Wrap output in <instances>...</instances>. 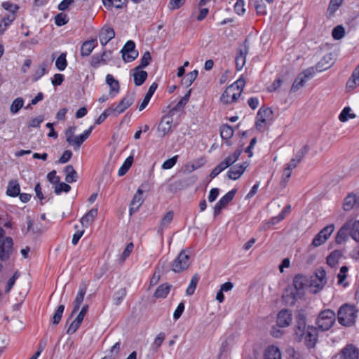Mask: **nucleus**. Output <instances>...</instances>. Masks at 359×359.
<instances>
[{"label": "nucleus", "instance_id": "1", "mask_svg": "<svg viewBox=\"0 0 359 359\" xmlns=\"http://www.w3.org/2000/svg\"><path fill=\"white\" fill-rule=\"evenodd\" d=\"M294 337L297 341H304L307 348L315 347L318 337V328L313 326H306V318L304 314L299 313L295 318L294 327Z\"/></svg>", "mask_w": 359, "mask_h": 359}, {"label": "nucleus", "instance_id": "2", "mask_svg": "<svg viewBox=\"0 0 359 359\" xmlns=\"http://www.w3.org/2000/svg\"><path fill=\"white\" fill-rule=\"evenodd\" d=\"M358 310L355 306L345 304L341 306L337 312V320L340 325L351 327L354 325Z\"/></svg>", "mask_w": 359, "mask_h": 359}, {"label": "nucleus", "instance_id": "3", "mask_svg": "<svg viewBox=\"0 0 359 359\" xmlns=\"http://www.w3.org/2000/svg\"><path fill=\"white\" fill-rule=\"evenodd\" d=\"M76 127L69 126L65 130L66 141L74 147V150H79L81 144L88 138L93 130V126L85 130L82 134L74 136Z\"/></svg>", "mask_w": 359, "mask_h": 359}, {"label": "nucleus", "instance_id": "4", "mask_svg": "<svg viewBox=\"0 0 359 359\" xmlns=\"http://www.w3.org/2000/svg\"><path fill=\"white\" fill-rule=\"evenodd\" d=\"M335 320L336 314L334 311L327 309L319 313L316 320V324L318 329L321 331H327L334 325Z\"/></svg>", "mask_w": 359, "mask_h": 359}, {"label": "nucleus", "instance_id": "5", "mask_svg": "<svg viewBox=\"0 0 359 359\" xmlns=\"http://www.w3.org/2000/svg\"><path fill=\"white\" fill-rule=\"evenodd\" d=\"M191 264L190 257L187 250L180 252L171 263V270L175 273H181L189 269Z\"/></svg>", "mask_w": 359, "mask_h": 359}, {"label": "nucleus", "instance_id": "6", "mask_svg": "<svg viewBox=\"0 0 359 359\" xmlns=\"http://www.w3.org/2000/svg\"><path fill=\"white\" fill-rule=\"evenodd\" d=\"M4 236L5 231L0 227V260L1 261H6L9 258L13 245L12 238L6 237L4 238Z\"/></svg>", "mask_w": 359, "mask_h": 359}, {"label": "nucleus", "instance_id": "7", "mask_svg": "<svg viewBox=\"0 0 359 359\" xmlns=\"http://www.w3.org/2000/svg\"><path fill=\"white\" fill-rule=\"evenodd\" d=\"M273 119V111L269 107H262L258 110L256 116L255 128L259 131H263L264 125L268 121Z\"/></svg>", "mask_w": 359, "mask_h": 359}, {"label": "nucleus", "instance_id": "8", "mask_svg": "<svg viewBox=\"0 0 359 359\" xmlns=\"http://www.w3.org/2000/svg\"><path fill=\"white\" fill-rule=\"evenodd\" d=\"M250 48V42L248 39H245L243 44H241L237 50V54L235 58L236 68L240 71L244 67L246 62V55L248 53Z\"/></svg>", "mask_w": 359, "mask_h": 359}, {"label": "nucleus", "instance_id": "9", "mask_svg": "<svg viewBox=\"0 0 359 359\" xmlns=\"http://www.w3.org/2000/svg\"><path fill=\"white\" fill-rule=\"evenodd\" d=\"M334 358L335 359H359V348L353 344H346Z\"/></svg>", "mask_w": 359, "mask_h": 359}, {"label": "nucleus", "instance_id": "10", "mask_svg": "<svg viewBox=\"0 0 359 359\" xmlns=\"http://www.w3.org/2000/svg\"><path fill=\"white\" fill-rule=\"evenodd\" d=\"M122 58L125 62H130L138 57V51L135 50V43L133 41H128L121 50Z\"/></svg>", "mask_w": 359, "mask_h": 359}, {"label": "nucleus", "instance_id": "11", "mask_svg": "<svg viewBox=\"0 0 359 359\" xmlns=\"http://www.w3.org/2000/svg\"><path fill=\"white\" fill-rule=\"evenodd\" d=\"M134 101L135 94L133 93H128L115 107L111 106L114 115L117 116L123 113L133 104Z\"/></svg>", "mask_w": 359, "mask_h": 359}, {"label": "nucleus", "instance_id": "12", "mask_svg": "<svg viewBox=\"0 0 359 359\" xmlns=\"http://www.w3.org/2000/svg\"><path fill=\"white\" fill-rule=\"evenodd\" d=\"M241 96V92H236L233 86H229L223 92L221 96V102L224 104H231L236 102Z\"/></svg>", "mask_w": 359, "mask_h": 359}, {"label": "nucleus", "instance_id": "13", "mask_svg": "<svg viewBox=\"0 0 359 359\" xmlns=\"http://www.w3.org/2000/svg\"><path fill=\"white\" fill-rule=\"evenodd\" d=\"M172 116L173 114L169 113L162 117L158 126V131L161 133V137H164L170 133L173 121Z\"/></svg>", "mask_w": 359, "mask_h": 359}, {"label": "nucleus", "instance_id": "14", "mask_svg": "<svg viewBox=\"0 0 359 359\" xmlns=\"http://www.w3.org/2000/svg\"><path fill=\"white\" fill-rule=\"evenodd\" d=\"M292 312L289 309H282L277 316L276 325L278 327H288L292 322Z\"/></svg>", "mask_w": 359, "mask_h": 359}, {"label": "nucleus", "instance_id": "15", "mask_svg": "<svg viewBox=\"0 0 359 359\" xmlns=\"http://www.w3.org/2000/svg\"><path fill=\"white\" fill-rule=\"evenodd\" d=\"M326 283L325 270L322 267L317 269L315 272V277L311 280V285L320 290L323 287Z\"/></svg>", "mask_w": 359, "mask_h": 359}, {"label": "nucleus", "instance_id": "16", "mask_svg": "<svg viewBox=\"0 0 359 359\" xmlns=\"http://www.w3.org/2000/svg\"><path fill=\"white\" fill-rule=\"evenodd\" d=\"M248 166V163L244 162L242 164L236 165L231 168L226 174L228 178L233 180H238L243 174Z\"/></svg>", "mask_w": 359, "mask_h": 359}, {"label": "nucleus", "instance_id": "17", "mask_svg": "<svg viewBox=\"0 0 359 359\" xmlns=\"http://www.w3.org/2000/svg\"><path fill=\"white\" fill-rule=\"evenodd\" d=\"M307 285L306 278L302 275H297L293 280V287L292 290L298 292L297 295L304 294V289Z\"/></svg>", "mask_w": 359, "mask_h": 359}, {"label": "nucleus", "instance_id": "18", "mask_svg": "<svg viewBox=\"0 0 359 359\" xmlns=\"http://www.w3.org/2000/svg\"><path fill=\"white\" fill-rule=\"evenodd\" d=\"M351 227V222H346L338 231L335 237V242L337 244H341L346 241L348 238V235L350 234Z\"/></svg>", "mask_w": 359, "mask_h": 359}, {"label": "nucleus", "instance_id": "19", "mask_svg": "<svg viewBox=\"0 0 359 359\" xmlns=\"http://www.w3.org/2000/svg\"><path fill=\"white\" fill-rule=\"evenodd\" d=\"M299 293L293 290L287 289L283 294L284 302L289 306H293L296 302L303 297L302 295H297Z\"/></svg>", "mask_w": 359, "mask_h": 359}, {"label": "nucleus", "instance_id": "20", "mask_svg": "<svg viewBox=\"0 0 359 359\" xmlns=\"http://www.w3.org/2000/svg\"><path fill=\"white\" fill-rule=\"evenodd\" d=\"M114 36L115 32L111 27H103L99 34L100 41L103 46H106Z\"/></svg>", "mask_w": 359, "mask_h": 359}, {"label": "nucleus", "instance_id": "21", "mask_svg": "<svg viewBox=\"0 0 359 359\" xmlns=\"http://www.w3.org/2000/svg\"><path fill=\"white\" fill-rule=\"evenodd\" d=\"M143 191L141 189H138L136 194L133 196L131 202L130 206L129 209L130 215H132L134 212H135L141 206L143 199L142 198V195Z\"/></svg>", "mask_w": 359, "mask_h": 359}, {"label": "nucleus", "instance_id": "22", "mask_svg": "<svg viewBox=\"0 0 359 359\" xmlns=\"http://www.w3.org/2000/svg\"><path fill=\"white\" fill-rule=\"evenodd\" d=\"M242 153L241 149H237L233 153L229 155L224 161L220 162L221 165L226 169L238 161Z\"/></svg>", "mask_w": 359, "mask_h": 359}, {"label": "nucleus", "instance_id": "23", "mask_svg": "<svg viewBox=\"0 0 359 359\" xmlns=\"http://www.w3.org/2000/svg\"><path fill=\"white\" fill-rule=\"evenodd\" d=\"M172 285L168 283L160 285L156 290L154 297L156 299H165L168 295Z\"/></svg>", "mask_w": 359, "mask_h": 359}, {"label": "nucleus", "instance_id": "24", "mask_svg": "<svg viewBox=\"0 0 359 359\" xmlns=\"http://www.w3.org/2000/svg\"><path fill=\"white\" fill-rule=\"evenodd\" d=\"M97 44V42L96 39L83 42L81 48V56L86 57L90 55V54L92 53L93 50L95 48Z\"/></svg>", "mask_w": 359, "mask_h": 359}, {"label": "nucleus", "instance_id": "25", "mask_svg": "<svg viewBox=\"0 0 359 359\" xmlns=\"http://www.w3.org/2000/svg\"><path fill=\"white\" fill-rule=\"evenodd\" d=\"M158 88V84L156 83H153L149 88L147 93H146L142 103L139 106V110L142 111L148 105L151 97L153 96L154 92Z\"/></svg>", "mask_w": 359, "mask_h": 359}, {"label": "nucleus", "instance_id": "26", "mask_svg": "<svg viewBox=\"0 0 359 359\" xmlns=\"http://www.w3.org/2000/svg\"><path fill=\"white\" fill-rule=\"evenodd\" d=\"M20 187L17 180H11L8 182L6 194L11 197H16L20 194Z\"/></svg>", "mask_w": 359, "mask_h": 359}, {"label": "nucleus", "instance_id": "27", "mask_svg": "<svg viewBox=\"0 0 359 359\" xmlns=\"http://www.w3.org/2000/svg\"><path fill=\"white\" fill-rule=\"evenodd\" d=\"M133 71L134 72L133 76L135 86H142L148 77L147 72L144 70H142V69L140 70H134L133 69Z\"/></svg>", "mask_w": 359, "mask_h": 359}, {"label": "nucleus", "instance_id": "28", "mask_svg": "<svg viewBox=\"0 0 359 359\" xmlns=\"http://www.w3.org/2000/svg\"><path fill=\"white\" fill-rule=\"evenodd\" d=\"M343 252L340 250L332 251L327 257V264L330 267H334L339 263V259L342 257Z\"/></svg>", "mask_w": 359, "mask_h": 359}, {"label": "nucleus", "instance_id": "29", "mask_svg": "<svg viewBox=\"0 0 359 359\" xmlns=\"http://www.w3.org/2000/svg\"><path fill=\"white\" fill-rule=\"evenodd\" d=\"M332 60V54H327L324 56L323 58L317 63L316 66V70L318 72H322L329 69L333 64Z\"/></svg>", "mask_w": 359, "mask_h": 359}, {"label": "nucleus", "instance_id": "30", "mask_svg": "<svg viewBox=\"0 0 359 359\" xmlns=\"http://www.w3.org/2000/svg\"><path fill=\"white\" fill-rule=\"evenodd\" d=\"M97 215V209L93 208L90 210L81 219V223L83 226L88 227L95 219Z\"/></svg>", "mask_w": 359, "mask_h": 359}, {"label": "nucleus", "instance_id": "31", "mask_svg": "<svg viewBox=\"0 0 359 359\" xmlns=\"http://www.w3.org/2000/svg\"><path fill=\"white\" fill-rule=\"evenodd\" d=\"M107 54L108 53H107V51H103L102 53L100 55H99V54L93 55L91 57L90 65L94 68H97L100 65H106L107 59L104 58V56H107Z\"/></svg>", "mask_w": 359, "mask_h": 359}, {"label": "nucleus", "instance_id": "32", "mask_svg": "<svg viewBox=\"0 0 359 359\" xmlns=\"http://www.w3.org/2000/svg\"><path fill=\"white\" fill-rule=\"evenodd\" d=\"M106 83L110 87L109 94L114 96V93L115 94L118 93L119 91V83L117 80H116L111 74H107L106 76Z\"/></svg>", "mask_w": 359, "mask_h": 359}, {"label": "nucleus", "instance_id": "33", "mask_svg": "<svg viewBox=\"0 0 359 359\" xmlns=\"http://www.w3.org/2000/svg\"><path fill=\"white\" fill-rule=\"evenodd\" d=\"M359 85V65L353 70L351 77L348 79L346 83L347 88H355Z\"/></svg>", "mask_w": 359, "mask_h": 359}, {"label": "nucleus", "instance_id": "34", "mask_svg": "<svg viewBox=\"0 0 359 359\" xmlns=\"http://www.w3.org/2000/svg\"><path fill=\"white\" fill-rule=\"evenodd\" d=\"M66 173L65 181L67 183H72L77 180L78 174L72 165H68L65 168Z\"/></svg>", "mask_w": 359, "mask_h": 359}, {"label": "nucleus", "instance_id": "35", "mask_svg": "<svg viewBox=\"0 0 359 359\" xmlns=\"http://www.w3.org/2000/svg\"><path fill=\"white\" fill-rule=\"evenodd\" d=\"M264 359H281L279 349L275 346H269L265 351Z\"/></svg>", "mask_w": 359, "mask_h": 359}, {"label": "nucleus", "instance_id": "36", "mask_svg": "<svg viewBox=\"0 0 359 359\" xmlns=\"http://www.w3.org/2000/svg\"><path fill=\"white\" fill-rule=\"evenodd\" d=\"M233 133L234 132L233 128L227 124L223 125L220 128L221 137L226 141H229V140L233 137ZM226 144L230 145L229 142H226Z\"/></svg>", "mask_w": 359, "mask_h": 359}, {"label": "nucleus", "instance_id": "37", "mask_svg": "<svg viewBox=\"0 0 359 359\" xmlns=\"http://www.w3.org/2000/svg\"><path fill=\"white\" fill-rule=\"evenodd\" d=\"M152 58L149 51H145L140 59V62L138 66L134 68V70H140L147 67L151 62Z\"/></svg>", "mask_w": 359, "mask_h": 359}, {"label": "nucleus", "instance_id": "38", "mask_svg": "<svg viewBox=\"0 0 359 359\" xmlns=\"http://www.w3.org/2000/svg\"><path fill=\"white\" fill-rule=\"evenodd\" d=\"M198 74V70H194L192 72H189L182 79V84L185 86L186 87L190 86L193 82L196 80Z\"/></svg>", "mask_w": 359, "mask_h": 359}, {"label": "nucleus", "instance_id": "39", "mask_svg": "<svg viewBox=\"0 0 359 359\" xmlns=\"http://www.w3.org/2000/svg\"><path fill=\"white\" fill-rule=\"evenodd\" d=\"M199 280H200V277H199L198 274L196 273L192 276L190 283L186 290L187 295L191 296V295L194 294V293L196 290V288L197 287V285L199 282Z\"/></svg>", "mask_w": 359, "mask_h": 359}, {"label": "nucleus", "instance_id": "40", "mask_svg": "<svg viewBox=\"0 0 359 359\" xmlns=\"http://www.w3.org/2000/svg\"><path fill=\"white\" fill-rule=\"evenodd\" d=\"M356 203V196L354 194H349L345 198L343 204V208L345 211L351 210Z\"/></svg>", "mask_w": 359, "mask_h": 359}, {"label": "nucleus", "instance_id": "41", "mask_svg": "<svg viewBox=\"0 0 359 359\" xmlns=\"http://www.w3.org/2000/svg\"><path fill=\"white\" fill-rule=\"evenodd\" d=\"M127 294V291L126 288H121L117 290L113 297V302L116 306H118L121 304L124 298Z\"/></svg>", "mask_w": 359, "mask_h": 359}, {"label": "nucleus", "instance_id": "42", "mask_svg": "<svg viewBox=\"0 0 359 359\" xmlns=\"http://www.w3.org/2000/svg\"><path fill=\"white\" fill-rule=\"evenodd\" d=\"M128 0H102V3L106 7H111L114 6L116 8H122L126 6Z\"/></svg>", "mask_w": 359, "mask_h": 359}, {"label": "nucleus", "instance_id": "43", "mask_svg": "<svg viewBox=\"0 0 359 359\" xmlns=\"http://www.w3.org/2000/svg\"><path fill=\"white\" fill-rule=\"evenodd\" d=\"M86 290H87V284L86 283V282L82 281L79 285V289L77 295L76 297V299L74 300L75 303H78L80 304H82L84 297H85V294H86Z\"/></svg>", "mask_w": 359, "mask_h": 359}, {"label": "nucleus", "instance_id": "44", "mask_svg": "<svg viewBox=\"0 0 359 359\" xmlns=\"http://www.w3.org/2000/svg\"><path fill=\"white\" fill-rule=\"evenodd\" d=\"M65 311V305L61 304L59 305L57 309L55 310V313H53V316L51 318V323L53 325H58L59 323L61 320V318L62 317V314Z\"/></svg>", "mask_w": 359, "mask_h": 359}, {"label": "nucleus", "instance_id": "45", "mask_svg": "<svg viewBox=\"0 0 359 359\" xmlns=\"http://www.w3.org/2000/svg\"><path fill=\"white\" fill-rule=\"evenodd\" d=\"M306 82V80L305 79H303L302 74H299L292 85L290 92H297L299 89H300L305 85Z\"/></svg>", "mask_w": 359, "mask_h": 359}, {"label": "nucleus", "instance_id": "46", "mask_svg": "<svg viewBox=\"0 0 359 359\" xmlns=\"http://www.w3.org/2000/svg\"><path fill=\"white\" fill-rule=\"evenodd\" d=\"M46 63L43 62L35 70L32 79V80L34 82L37 81L39 79H41L43 75L46 74Z\"/></svg>", "mask_w": 359, "mask_h": 359}, {"label": "nucleus", "instance_id": "47", "mask_svg": "<svg viewBox=\"0 0 359 359\" xmlns=\"http://www.w3.org/2000/svg\"><path fill=\"white\" fill-rule=\"evenodd\" d=\"M15 15H7L3 18L0 23V35H2L7 29L8 27L15 20Z\"/></svg>", "mask_w": 359, "mask_h": 359}, {"label": "nucleus", "instance_id": "48", "mask_svg": "<svg viewBox=\"0 0 359 359\" xmlns=\"http://www.w3.org/2000/svg\"><path fill=\"white\" fill-rule=\"evenodd\" d=\"M24 100L22 97H19L15 98L10 107L11 112L12 114H17L23 107Z\"/></svg>", "mask_w": 359, "mask_h": 359}, {"label": "nucleus", "instance_id": "49", "mask_svg": "<svg viewBox=\"0 0 359 359\" xmlns=\"http://www.w3.org/2000/svg\"><path fill=\"white\" fill-rule=\"evenodd\" d=\"M133 162V157L128 156L118 171V176H123L130 169Z\"/></svg>", "mask_w": 359, "mask_h": 359}, {"label": "nucleus", "instance_id": "50", "mask_svg": "<svg viewBox=\"0 0 359 359\" xmlns=\"http://www.w3.org/2000/svg\"><path fill=\"white\" fill-rule=\"evenodd\" d=\"M173 217H174V212L172 210L168 211L164 215V217L162 218V219L161 221V224H160V229L161 231H163V229L166 228L169 225V224L171 223V222L173 219Z\"/></svg>", "mask_w": 359, "mask_h": 359}, {"label": "nucleus", "instance_id": "51", "mask_svg": "<svg viewBox=\"0 0 359 359\" xmlns=\"http://www.w3.org/2000/svg\"><path fill=\"white\" fill-rule=\"evenodd\" d=\"M351 109L349 107H344L339 116V121L341 122H346L348 118H354L355 117V114H351Z\"/></svg>", "mask_w": 359, "mask_h": 359}, {"label": "nucleus", "instance_id": "52", "mask_svg": "<svg viewBox=\"0 0 359 359\" xmlns=\"http://www.w3.org/2000/svg\"><path fill=\"white\" fill-rule=\"evenodd\" d=\"M348 271V267L347 266H342L340 269L339 273L337 275L338 278V284L343 285L344 287H346L348 283L347 282L344 283L347 275L346 273Z\"/></svg>", "mask_w": 359, "mask_h": 359}, {"label": "nucleus", "instance_id": "53", "mask_svg": "<svg viewBox=\"0 0 359 359\" xmlns=\"http://www.w3.org/2000/svg\"><path fill=\"white\" fill-rule=\"evenodd\" d=\"M66 55V53H61L55 61V66L60 71L65 70L67 66Z\"/></svg>", "mask_w": 359, "mask_h": 359}, {"label": "nucleus", "instance_id": "54", "mask_svg": "<svg viewBox=\"0 0 359 359\" xmlns=\"http://www.w3.org/2000/svg\"><path fill=\"white\" fill-rule=\"evenodd\" d=\"M1 6L6 11H9L11 13V15H16L18 11L19 10V6L17 4H15L9 1L3 2L1 4Z\"/></svg>", "mask_w": 359, "mask_h": 359}, {"label": "nucleus", "instance_id": "55", "mask_svg": "<svg viewBox=\"0 0 359 359\" xmlns=\"http://www.w3.org/2000/svg\"><path fill=\"white\" fill-rule=\"evenodd\" d=\"M332 35L334 39L339 40L345 35V29L342 25H337L332 29Z\"/></svg>", "mask_w": 359, "mask_h": 359}, {"label": "nucleus", "instance_id": "56", "mask_svg": "<svg viewBox=\"0 0 359 359\" xmlns=\"http://www.w3.org/2000/svg\"><path fill=\"white\" fill-rule=\"evenodd\" d=\"M69 22V18L67 14L63 13H58L55 17V23L57 26L61 27Z\"/></svg>", "mask_w": 359, "mask_h": 359}, {"label": "nucleus", "instance_id": "57", "mask_svg": "<svg viewBox=\"0 0 359 359\" xmlns=\"http://www.w3.org/2000/svg\"><path fill=\"white\" fill-rule=\"evenodd\" d=\"M350 236L356 241H359V221L351 223Z\"/></svg>", "mask_w": 359, "mask_h": 359}, {"label": "nucleus", "instance_id": "58", "mask_svg": "<svg viewBox=\"0 0 359 359\" xmlns=\"http://www.w3.org/2000/svg\"><path fill=\"white\" fill-rule=\"evenodd\" d=\"M71 190V187L65 182H60L56 184L54 189V192L56 194H60L62 192L68 193Z\"/></svg>", "mask_w": 359, "mask_h": 359}, {"label": "nucleus", "instance_id": "59", "mask_svg": "<svg viewBox=\"0 0 359 359\" xmlns=\"http://www.w3.org/2000/svg\"><path fill=\"white\" fill-rule=\"evenodd\" d=\"M114 114V112L112 110V107H110L105 109L96 119L95 124L100 125L102 122L105 121V119L110 115Z\"/></svg>", "mask_w": 359, "mask_h": 359}, {"label": "nucleus", "instance_id": "60", "mask_svg": "<svg viewBox=\"0 0 359 359\" xmlns=\"http://www.w3.org/2000/svg\"><path fill=\"white\" fill-rule=\"evenodd\" d=\"M344 0H330L327 8L330 15H333L343 3Z\"/></svg>", "mask_w": 359, "mask_h": 359}, {"label": "nucleus", "instance_id": "61", "mask_svg": "<svg viewBox=\"0 0 359 359\" xmlns=\"http://www.w3.org/2000/svg\"><path fill=\"white\" fill-rule=\"evenodd\" d=\"M236 193V189H232L227 192L224 196H222L219 201L222 202V203L226 206L229 202H231Z\"/></svg>", "mask_w": 359, "mask_h": 359}, {"label": "nucleus", "instance_id": "62", "mask_svg": "<svg viewBox=\"0 0 359 359\" xmlns=\"http://www.w3.org/2000/svg\"><path fill=\"white\" fill-rule=\"evenodd\" d=\"M255 8L258 15H264L266 13V5L262 0L255 1Z\"/></svg>", "mask_w": 359, "mask_h": 359}, {"label": "nucleus", "instance_id": "63", "mask_svg": "<svg viewBox=\"0 0 359 359\" xmlns=\"http://www.w3.org/2000/svg\"><path fill=\"white\" fill-rule=\"evenodd\" d=\"M309 151V145H304L295 154L294 158L300 163Z\"/></svg>", "mask_w": 359, "mask_h": 359}, {"label": "nucleus", "instance_id": "64", "mask_svg": "<svg viewBox=\"0 0 359 359\" xmlns=\"http://www.w3.org/2000/svg\"><path fill=\"white\" fill-rule=\"evenodd\" d=\"M234 11L239 15H242L244 14V13L245 12L244 0L236 1L234 5Z\"/></svg>", "mask_w": 359, "mask_h": 359}]
</instances>
